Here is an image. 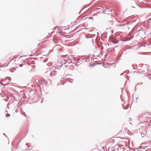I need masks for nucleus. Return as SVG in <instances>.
Returning <instances> with one entry per match:
<instances>
[{"label":"nucleus","instance_id":"nucleus-2","mask_svg":"<svg viewBox=\"0 0 151 151\" xmlns=\"http://www.w3.org/2000/svg\"><path fill=\"white\" fill-rule=\"evenodd\" d=\"M114 43H116V42H114Z\"/></svg>","mask_w":151,"mask_h":151},{"label":"nucleus","instance_id":"nucleus-1","mask_svg":"<svg viewBox=\"0 0 151 151\" xmlns=\"http://www.w3.org/2000/svg\"><path fill=\"white\" fill-rule=\"evenodd\" d=\"M23 66V65H22V64H21L20 65V67H22Z\"/></svg>","mask_w":151,"mask_h":151}]
</instances>
